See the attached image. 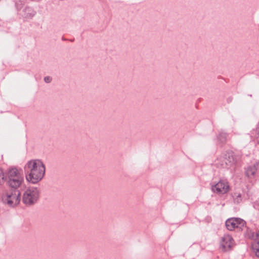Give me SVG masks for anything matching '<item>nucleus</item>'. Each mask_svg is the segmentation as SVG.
<instances>
[{
  "label": "nucleus",
  "instance_id": "5",
  "mask_svg": "<svg viewBox=\"0 0 259 259\" xmlns=\"http://www.w3.org/2000/svg\"><path fill=\"white\" fill-rule=\"evenodd\" d=\"M215 164L224 168H231L235 164V160L231 152H226L217 158Z\"/></svg>",
  "mask_w": 259,
  "mask_h": 259
},
{
  "label": "nucleus",
  "instance_id": "15",
  "mask_svg": "<svg viewBox=\"0 0 259 259\" xmlns=\"http://www.w3.org/2000/svg\"><path fill=\"white\" fill-rule=\"evenodd\" d=\"M52 80V78L50 76H46L44 78V81L46 83H50Z\"/></svg>",
  "mask_w": 259,
  "mask_h": 259
},
{
  "label": "nucleus",
  "instance_id": "11",
  "mask_svg": "<svg viewBox=\"0 0 259 259\" xmlns=\"http://www.w3.org/2000/svg\"><path fill=\"white\" fill-rule=\"evenodd\" d=\"M229 138L228 134L223 131H220L217 136V142L220 144L226 143Z\"/></svg>",
  "mask_w": 259,
  "mask_h": 259
},
{
  "label": "nucleus",
  "instance_id": "8",
  "mask_svg": "<svg viewBox=\"0 0 259 259\" xmlns=\"http://www.w3.org/2000/svg\"><path fill=\"white\" fill-rule=\"evenodd\" d=\"M234 244L232 237L228 235H225L222 238L220 242V247L224 251L230 250Z\"/></svg>",
  "mask_w": 259,
  "mask_h": 259
},
{
  "label": "nucleus",
  "instance_id": "2",
  "mask_svg": "<svg viewBox=\"0 0 259 259\" xmlns=\"http://www.w3.org/2000/svg\"><path fill=\"white\" fill-rule=\"evenodd\" d=\"M6 180L10 187L15 189L20 187L24 182L22 170L16 167L9 168L6 173Z\"/></svg>",
  "mask_w": 259,
  "mask_h": 259
},
{
  "label": "nucleus",
  "instance_id": "6",
  "mask_svg": "<svg viewBox=\"0 0 259 259\" xmlns=\"http://www.w3.org/2000/svg\"><path fill=\"white\" fill-rule=\"evenodd\" d=\"M245 237L253 240L252 249L255 255L259 257V230L247 228Z\"/></svg>",
  "mask_w": 259,
  "mask_h": 259
},
{
  "label": "nucleus",
  "instance_id": "12",
  "mask_svg": "<svg viewBox=\"0 0 259 259\" xmlns=\"http://www.w3.org/2000/svg\"><path fill=\"white\" fill-rule=\"evenodd\" d=\"M23 15L24 18L27 19H31L36 14V12L31 7H26L23 10Z\"/></svg>",
  "mask_w": 259,
  "mask_h": 259
},
{
  "label": "nucleus",
  "instance_id": "3",
  "mask_svg": "<svg viewBox=\"0 0 259 259\" xmlns=\"http://www.w3.org/2000/svg\"><path fill=\"white\" fill-rule=\"evenodd\" d=\"M2 202L9 207H15L18 205L21 200V193L19 190H6L0 194Z\"/></svg>",
  "mask_w": 259,
  "mask_h": 259
},
{
  "label": "nucleus",
  "instance_id": "16",
  "mask_svg": "<svg viewBox=\"0 0 259 259\" xmlns=\"http://www.w3.org/2000/svg\"><path fill=\"white\" fill-rule=\"evenodd\" d=\"M256 138L257 141V142L259 144V126L256 128Z\"/></svg>",
  "mask_w": 259,
  "mask_h": 259
},
{
  "label": "nucleus",
  "instance_id": "7",
  "mask_svg": "<svg viewBox=\"0 0 259 259\" xmlns=\"http://www.w3.org/2000/svg\"><path fill=\"white\" fill-rule=\"evenodd\" d=\"M211 190L218 194H225L229 190V186L226 180H221L216 184L212 183Z\"/></svg>",
  "mask_w": 259,
  "mask_h": 259
},
{
  "label": "nucleus",
  "instance_id": "1",
  "mask_svg": "<svg viewBox=\"0 0 259 259\" xmlns=\"http://www.w3.org/2000/svg\"><path fill=\"white\" fill-rule=\"evenodd\" d=\"M24 170L27 181L35 184L40 182L44 178L46 167L40 160L32 159L26 163L24 166Z\"/></svg>",
  "mask_w": 259,
  "mask_h": 259
},
{
  "label": "nucleus",
  "instance_id": "4",
  "mask_svg": "<svg viewBox=\"0 0 259 259\" xmlns=\"http://www.w3.org/2000/svg\"><path fill=\"white\" fill-rule=\"evenodd\" d=\"M39 197V191L36 187L27 188L22 196V202L26 206H30L36 203Z\"/></svg>",
  "mask_w": 259,
  "mask_h": 259
},
{
  "label": "nucleus",
  "instance_id": "10",
  "mask_svg": "<svg viewBox=\"0 0 259 259\" xmlns=\"http://www.w3.org/2000/svg\"><path fill=\"white\" fill-rule=\"evenodd\" d=\"M258 167V163L248 166L245 169L246 176L249 179H254L256 175Z\"/></svg>",
  "mask_w": 259,
  "mask_h": 259
},
{
  "label": "nucleus",
  "instance_id": "14",
  "mask_svg": "<svg viewBox=\"0 0 259 259\" xmlns=\"http://www.w3.org/2000/svg\"><path fill=\"white\" fill-rule=\"evenodd\" d=\"M6 178L2 168H0V184H2L5 181Z\"/></svg>",
  "mask_w": 259,
  "mask_h": 259
},
{
  "label": "nucleus",
  "instance_id": "17",
  "mask_svg": "<svg viewBox=\"0 0 259 259\" xmlns=\"http://www.w3.org/2000/svg\"><path fill=\"white\" fill-rule=\"evenodd\" d=\"M234 228H228V230H230V231H233V229Z\"/></svg>",
  "mask_w": 259,
  "mask_h": 259
},
{
  "label": "nucleus",
  "instance_id": "9",
  "mask_svg": "<svg viewBox=\"0 0 259 259\" xmlns=\"http://www.w3.org/2000/svg\"><path fill=\"white\" fill-rule=\"evenodd\" d=\"M226 227H244L246 222L239 218H231L226 221Z\"/></svg>",
  "mask_w": 259,
  "mask_h": 259
},
{
  "label": "nucleus",
  "instance_id": "13",
  "mask_svg": "<svg viewBox=\"0 0 259 259\" xmlns=\"http://www.w3.org/2000/svg\"><path fill=\"white\" fill-rule=\"evenodd\" d=\"M233 197L234 202L236 203H240L242 200L241 196L240 193H235L234 194Z\"/></svg>",
  "mask_w": 259,
  "mask_h": 259
}]
</instances>
